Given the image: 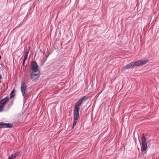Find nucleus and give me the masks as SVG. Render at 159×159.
<instances>
[{"label":"nucleus","instance_id":"nucleus-3","mask_svg":"<svg viewBox=\"0 0 159 159\" xmlns=\"http://www.w3.org/2000/svg\"><path fill=\"white\" fill-rule=\"evenodd\" d=\"M142 141V148L141 151H145L147 148V144L146 143V140L144 134H143L141 136Z\"/></svg>","mask_w":159,"mask_h":159},{"label":"nucleus","instance_id":"nucleus-5","mask_svg":"<svg viewBox=\"0 0 159 159\" xmlns=\"http://www.w3.org/2000/svg\"><path fill=\"white\" fill-rule=\"evenodd\" d=\"M20 89L23 96L24 98H25L27 95V91L26 90V86L25 83L22 82Z\"/></svg>","mask_w":159,"mask_h":159},{"label":"nucleus","instance_id":"nucleus-19","mask_svg":"<svg viewBox=\"0 0 159 159\" xmlns=\"http://www.w3.org/2000/svg\"><path fill=\"white\" fill-rule=\"evenodd\" d=\"M1 58V56L0 55V59Z\"/></svg>","mask_w":159,"mask_h":159},{"label":"nucleus","instance_id":"nucleus-7","mask_svg":"<svg viewBox=\"0 0 159 159\" xmlns=\"http://www.w3.org/2000/svg\"><path fill=\"white\" fill-rule=\"evenodd\" d=\"M9 98L6 97L3 99H2L0 101V104L4 107V105L9 100Z\"/></svg>","mask_w":159,"mask_h":159},{"label":"nucleus","instance_id":"nucleus-1","mask_svg":"<svg viewBox=\"0 0 159 159\" xmlns=\"http://www.w3.org/2000/svg\"><path fill=\"white\" fill-rule=\"evenodd\" d=\"M88 98V97L87 96H83L78 100L75 106L74 111V120L73 124V129L74 128V126L76 125L79 118V111L80 110L79 107L80 106L84 100L85 101Z\"/></svg>","mask_w":159,"mask_h":159},{"label":"nucleus","instance_id":"nucleus-2","mask_svg":"<svg viewBox=\"0 0 159 159\" xmlns=\"http://www.w3.org/2000/svg\"><path fill=\"white\" fill-rule=\"evenodd\" d=\"M39 73H36L34 72H30V76L31 80L34 82L36 81L38 79L40 76Z\"/></svg>","mask_w":159,"mask_h":159},{"label":"nucleus","instance_id":"nucleus-17","mask_svg":"<svg viewBox=\"0 0 159 159\" xmlns=\"http://www.w3.org/2000/svg\"><path fill=\"white\" fill-rule=\"evenodd\" d=\"M40 51L43 53V54H44V52L45 51H43V50H41V49H40Z\"/></svg>","mask_w":159,"mask_h":159},{"label":"nucleus","instance_id":"nucleus-14","mask_svg":"<svg viewBox=\"0 0 159 159\" xmlns=\"http://www.w3.org/2000/svg\"><path fill=\"white\" fill-rule=\"evenodd\" d=\"M4 107V106L0 104V112H1L2 111Z\"/></svg>","mask_w":159,"mask_h":159},{"label":"nucleus","instance_id":"nucleus-16","mask_svg":"<svg viewBox=\"0 0 159 159\" xmlns=\"http://www.w3.org/2000/svg\"><path fill=\"white\" fill-rule=\"evenodd\" d=\"M26 60H25L24 61V60L23 59V64H22V65L23 66H25V61Z\"/></svg>","mask_w":159,"mask_h":159},{"label":"nucleus","instance_id":"nucleus-4","mask_svg":"<svg viewBox=\"0 0 159 159\" xmlns=\"http://www.w3.org/2000/svg\"><path fill=\"white\" fill-rule=\"evenodd\" d=\"M31 69L32 71V72H34L36 73H39V67L37 63L35 61H33L31 65Z\"/></svg>","mask_w":159,"mask_h":159},{"label":"nucleus","instance_id":"nucleus-15","mask_svg":"<svg viewBox=\"0 0 159 159\" xmlns=\"http://www.w3.org/2000/svg\"><path fill=\"white\" fill-rule=\"evenodd\" d=\"M28 54H24V59L25 60H26L27 59V56Z\"/></svg>","mask_w":159,"mask_h":159},{"label":"nucleus","instance_id":"nucleus-12","mask_svg":"<svg viewBox=\"0 0 159 159\" xmlns=\"http://www.w3.org/2000/svg\"><path fill=\"white\" fill-rule=\"evenodd\" d=\"M30 47H28V48L27 49L25 50V52L24 53V54L28 55V53L29 52V51H30Z\"/></svg>","mask_w":159,"mask_h":159},{"label":"nucleus","instance_id":"nucleus-18","mask_svg":"<svg viewBox=\"0 0 159 159\" xmlns=\"http://www.w3.org/2000/svg\"><path fill=\"white\" fill-rule=\"evenodd\" d=\"M7 159H11L9 157Z\"/></svg>","mask_w":159,"mask_h":159},{"label":"nucleus","instance_id":"nucleus-8","mask_svg":"<svg viewBox=\"0 0 159 159\" xmlns=\"http://www.w3.org/2000/svg\"><path fill=\"white\" fill-rule=\"evenodd\" d=\"M19 155L18 152H15L11 155L9 157L11 159H14L18 157Z\"/></svg>","mask_w":159,"mask_h":159},{"label":"nucleus","instance_id":"nucleus-9","mask_svg":"<svg viewBox=\"0 0 159 159\" xmlns=\"http://www.w3.org/2000/svg\"><path fill=\"white\" fill-rule=\"evenodd\" d=\"M132 62H130L129 64L126 65L124 67V68L125 69H127L130 68L132 67H133V65L131 64Z\"/></svg>","mask_w":159,"mask_h":159},{"label":"nucleus","instance_id":"nucleus-11","mask_svg":"<svg viewBox=\"0 0 159 159\" xmlns=\"http://www.w3.org/2000/svg\"><path fill=\"white\" fill-rule=\"evenodd\" d=\"M148 62L147 60H140L139 61L140 64V66L146 64Z\"/></svg>","mask_w":159,"mask_h":159},{"label":"nucleus","instance_id":"nucleus-6","mask_svg":"<svg viewBox=\"0 0 159 159\" xmlns=\"http://www.w3.org/2000/svg\"><path fill=\"white\" fill-rule=\"evenodd\" d=\"M12 127V125L11 124L6 123L4 122L0 123V128L2 127L11 128Z\"/></svg>","mask_w":159,"mask_h":159},{"label":"nucleus","instance_id":"nucleus-13","mask_svg":"<svg viewBox=\"0 0 159 159\" xmlns=\"http://www.w3.org/2000/svg\"><path fill=\"white\" fill-rule=\"evenodd\" d=\"M15 93V91H14V90L13 89L11 91V93L10 96V98H11V97H13L14 95V94H13V93Z\"/></svg>","mask_w":159,"mask_h":159},{"label":"nucleus","instance_id":"nucleus-10","mask_svg":"<svg viewBox=\"0 0 159 159\" xmlns=\"http://www.w3.org/2000/svg\"><path fill=\"white\" fill-rule=\"evenodd\" d=\"M132 65H133V67L135 66H140V62H139V61H135V62H132Z\"/></svg>","mask_w":159,"mask_h":159}]
</instances>
